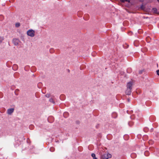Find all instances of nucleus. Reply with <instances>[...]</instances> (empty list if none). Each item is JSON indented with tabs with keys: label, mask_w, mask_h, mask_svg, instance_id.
Returning a JSON list of instances; mask_svg holds the SVG:
<instances>
[{
	"label": "nucleus",
	"mask_w": 159,
	"mask_h": 159,
	"mask_svg": "<svg viewBox=\"0 0 159 159\" xmlns=\"http://www.w3.org/2000/svg\"><path fill=\"white\" fill-rule=\"evenodd\" d=\"M27 35L31 37H34L35 35V31L32 30L30 29L28 30L27 32Z\"/></svg>",
	"instance_id": "obj_1"
},
{
	"label": "nucleus",
	"mask_w": 159,
	"mask_h": 159,
	"mask_svg": "<svg viewBox=\"0 0 159 159\" xmlns=\"http://www.w3.org/2000/svg\"><path fill=\"white\" fill-rule=\"evenodd\" d=\"M111 155L110 154H104L102 155L101 157V159H108L109 158H111Z\"/></svg>",
	"instance_id": "obj_2"
},
{
	"label": "nucleus",
	"mask_w": 159,
	"mask_h": 159,
	"mask_svg": "<svg viewBox=\"0 0 159 159\" xmlns=\"http://www.w3.org/2000/svg\"><path fill=\"white\" fill-rule=\"evenodd\" d=\"M20 42V41L18 39H14L13 40V43L15 45H18Z\"/></svg>",
	"instance_id": "obj_3"
},
{
	"label": "nucleus",
	"mask_w": 159,
	"mask_h": 159,
	"mask_svg": "<svg viewBox=\"0 0 159 159\" xmlns=\"http://www.w3.org/2000/svg\"><path fill=\"white\" fill-rule=\"evenodd\" d=\"M14 111V108L9 109L7 110V113L9 115H11L13 112Z\"/></svg>",
	"instance_id": "obj_4"
},
{
	"label": "nucleus",
	"mask_w": 159,
	"mask_h": 159,
	"mask_svg": "<svg viewBox=\"0 0 159 159\" xmlns=\"http://www.w3.org/2000/svg\"><path fill=\"white\" fill-rule=\"evenodd\" d=\"M132 83L131 82H128L127 85V89H132Z\"/></svg>",
	"instance_id": "obj_5"
},
{
	"label": "nucleus",
	"mask_w": 159,
	"mask_h": 159,
	"mask_svg": "<svg viewBox=\"0 0 159 159\" xmlns=\"http://www.w3.org/2000/svg\"><path fill=\"white\" fill-rule=\"evenodd\" d=\"M131 89H127L126 91V94L128 95H130L131 93Z\"/></svg>",
	"instance_id": "obj_6"
},
{
	"label": "nucleus",
	"mask_w": 159,
	"mask_h": 159,
	"mask_svg": "<svg viewBox=\"0 0 159 159\" xmlns=\"http://www.w3.org/2000/svg\"><path fill=\"white\" fill-rule=\"evenodd\" d=\"M91 156L93 157V159H98L96 157L95 154L94 153H92Z\"/></svg>",
	"instance_id": "obj_7"
},
{
	"label": "nucleus",
	"mask_w": 159,
	"mask_h": 159,
	"mask_svg": "<svg viewBox=\"0 0 159 159\" xmlns=\"http://www.w3.org/2000/svg\"><path fill=\"white\" fill-rule=\"evenodd\" d=\"M49 101L50 102H52L53 103H55L53 99L52 98L50 99Z\"/></svg>",
	"instance_id": "obj_8"
},
{
	"label": "nucleus",
	"mask_w": 159,
	"mask_h": 159,
	"mask_svg": "<svg viewBox=\"0 0 159 159\" xmlns=\"http://www.w3.org/2000/svg\"><path fill=\"white\" fill-rule=\"evenodd\" d=\"M15 26L16 27H19L20 26V24L19 23H17L16 24Z\"/></svg>",
	"instance_id": "obj_9"
},
{
	"label": "nucleus",
	"mask_w": 159,
	"mask_h": 159,
	"mask_svg": "<svg viewBox=\"0 0 159 159\" xmlns=\"http://www.w3.org/2000/svg\"><path fill=\"white\" fill-rule=\"evenodd\" d=\"M50 96V95L49 94H47L45 95V97L47 98H49Z\"/></svg>",
	"instance_id": "obj_10"
},
{
	"label": "nucleus",
	"mask_w": 159,
	"mask_h": 159,
	"mask_svg": "<svg viewBox=\"0 0 159 159\" xmlns=\"http://www.w3.org/2000/svg\"><path fill=\"white\" fill-rule=\"evenodd\" d=\"M122 2H124L125 1H127L129 2V0H121Z\"/></svg>",
	"instance_id": "obj_11"
},
{
	"label": "nucleus",
	"mask_w": 159,
	"mask_h": 159,
	"mask_svg": "<svg viewBox=\"0 0 159 159\" xmlns=\"http://www.w3.org/2000/svg\"><path fill=\"white\" fill-rule=\"evenodd\" d=\"M3 40V38L2 37H0V42H2V40Z\"/></svg>",
	"instance_id": "obj_12"
},
{
	"label": "nucleus",
	"mask_w": 159,
	"mask_h": 159,
	"mask_svg": "<svg viewBox=\"0 0 159 159\" xmlns=\"http://www.w3.org/2000/svg\"><path fill=\"white\" fill-rule=\"evenodd\" d=\"M157 74L158 75H159V70L157 71Z\"/></svg>",
	"instance_id": "obj_13"
},
{
	"label": "nucleus",
	"mask_w": 159,
	"mask_h": 159,
	"mask_svg": "<svg viewBox=\"0 0 159 159\" xmlns=\"http://www.w3.org/2000/svg\"><path fill=\"white\" fill-rule=\"evenodd\" d=\"M148 151H146L145 152V154L146 156H147V153H148Z\"/></svg>",
	"instance_id": "obj_14"
},
{
	"label": "nucleus",
	"mask_w": 159,
	"mask_h": 159,
	"mask_svg": "<svg viewBox=\"0 0 159 159\" xmlns=\"http://www.w3.org/2000/svg\"><path fill=\"white\" fill-rule=\"evenodd\" d=\"M153 9L155 11H156L157 10V9L155 8H153Z\"/></svg>",
	"instance_id": "obj_15"
},
{
	"label": "nucleus",
	"mask_w": 159,
	"mask_h": 159,
	"mask_svg": "<svg viewBox=\"0 0 159 159\" xmlns=\"http://www.w3.org/2000/svg\"><path fill=\"white\" fill-rule=\"evenodd\" d=\"M128 101L129 102L130 101V100L129 99H128Z\"/></svg>",
	"instance_id": "obj_16"
},
{
	"label": "nucleus",
	"mask_w": 159,
	"mask_h": 159,
	"mask_svg": "<svg viewBox=\"0 0 159 159\" xmlns=\"http://www.w3.org/2000/svg\"><path fill=\"white\" fill-rule=\"evenodd\" d=\"M14 66H17V65H14Z\"/></svg>",
	"instance_id": "obj_17"
},
{
	"label": "nucleus",
	"mask_w": 159,
	"mask_h": 159,
	"mask_svg": "<svg viewBox=\"0 0 159 159\" xmlns=\"http://www.w3.org/2000/svg\"><path fill=\"white\" fill-rule=\"evenodd\" d=\"M158 2H159V0H157Z\"/></svg>",
	"instance_id": "obj_18"
}]
</instances>
